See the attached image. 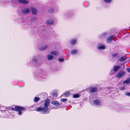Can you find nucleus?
I'll return each instance as SVG.
<instances>
[{
	"mask_svg": "<svg viewBox=\"0 0 130 130\" xmlns=\"http://www.w3.org/2000/svg\"><path fill=\"white\" fill-rule=\"evenodd\" d=\"M50 102L49 100H46L45 101L44 107H39L36 110V111H42L44 113H46L49 110L48 106L50 104Z\"/></svg>",
	"mask_w": 130,
	"mask_h": 130,
	"instance_id": "nucleus-1",
	"label": "nucleus"
},
{
	"mask_svg": "<svg viewBox=\"0 0 130 130\" xmlns=\"http://www.w3.org/2000/svg\"><path fill=\"white\" fill-rule=\"evenodd\" d=\"M34 77L36 79L42 81L44 80L46 78V76L45 75L39 72L36 73Z\"/></svg>",
	"mask_w": 130,
	"mask_h": 130,
	"instance_id": "nucleus-2",
	"label": "nucleus"
},
{
	"mask_svg": "<svg viewBox=\"0 0 130 130\" xmlns=\"http://www.w3.org/2000/svg\"><path fill=\"white\" fill-rule=\"evenodd\" d=\"M11 110L18 111V113L19 115H21L22 113L21 111L24 110L25 108L21 106H16L14 108H12Z\"/></svg>",
	"mask_w": 130,
	"mask_h": 130,
	"instance_id": "nucleus-3",
	"label": "nucleus"
},
{
	"mask_svg": "<svg viewBox=\"0 0 130 130\" xmlns=\"http://www.w3.org/2000/svg\"><path fill=\"white\" fill-rule=\"evenodd\" d=\"M39 58L40 56L39 55H37L34 57L32 61V63L35 65H38Z\"/></svg>",
	"mask_w": 130,
	"mask_h": 130,
	"instance_id": "nucleus-4",
	"label": "nucleus"
},
{
	"mask_svg": "<svg viewBox=\"0 0 130 130\" xmlns=\"http://www.w3.org/2000/svg\"><path fill=\"white\" fill-rule=\"evenodd\" d=\"M125 72L124 71H121L117 73L116 76L117 78L120 79L125 75Z\"/></svg>",
	"mask_w": 130,
	"mask_h": 130,
	"instance_id": "nucleus-5",
	"label": "nucleus"
},
{
	"mask_svg": "<svg viewBox=\"0 0 130 130\" xmlns=\"http://www.w3.org/2000/svg\"><path fill=\"white\" fill-rule=\"evenodd\" d=\"M97 48L99 50H103L105 49V46L103 43H100L97 44Z\"/></svg>",
	"mask_w": 130,
	"mask_h": 130,
	"instance_id": "nucleus-6",
	"label": "nucleus"
},
{
	"mask_svg": "<svg viewBox=\"0 0 130 130\" xmlns=\"http://www.w3.org/2000/svg\"><path fill=\"white\" fill-rule=\"evenodd\" d=\"M77 41V39L74 38L71 40L70 41V43L72 45H74L76 44Z\"/></svg>",
	"mask_w": 130,
	"mask_h": 130,
	"instance_id": "nucleus-7",
	"label": "nucleus"
},
{
	"mask_svg": "<svg viewBox=\"0 0 130 130\" xmlns=\"http://www.w3.org/2000/svg\"><path fill=\"white\" fill-rule=\"evenodd\" d=\"M79 52V50H78L74 49L72 50L71 52L70 53L73 55H76L78 54V53Z\"/></svg>",
	"mask_w": 130,
	"mask_h": 130,
	"instance_id": "nucleus-8",
	"label": "nucleus"
},
{
	"mask_svg": "<svg viewBox=\"0 0 130 130\" xmlns=\"http://www.w3.org/2000/svg\"><path fill=\"white\" fill-rule=\"evenodd\" d=\"M107 36V34L106 33H103L99 36V38L100 39H101L103 38H105Z\"/></svg>",
	"mask_w": 130,
	"mask_h": 130,
	"instance_id": "nucleus-9",
	"label": "nucleus"
},
{
	"mask_svg": "<svg viewBox=\"0 0 130 130\" xmlns=\"http://www.w3.org/2000/svg\"><path fill=\"white\" fill-rule=\"evenodd\" d=\"M94 104L96 106H99L101 103V101L99 100H96L93 101Z\"/></svg>",
	"mask_w": 130,
	"mask_h": 130,
	"instance_id": "nucleus-10",
	"label": "nucleus"
},
{
	"mask_svg": "<svg viewBox=\"0 0 130 130\" xmlns=\"http://www.w3.org/2000/svg\"><path fill=\"white\" fill-rule=\"evenodd\" d=\"M114 35H112L110 36L106 39V42L107 43H110V42H111L112 40L114 38Z\"/></svg>",
	"mask_w": 130,
	"mask_h": 130,
	"instance_id": "nucleus-11",
	"label": "nucleus"
},
{
	"mask_svg": "<svg viewBox=\"0 0 130 130\" xmlns=\"http://www.w3.org/2000/svg\"><path fill=\"white\" fill-rule=\"evenodd\" d=\"M97 90V88L95 87H92L90 88V91L91 93H94L96 92Z\"/></svg>",
	"mask_w": 130,
	"mask_h": 130,
	"instance_id": "nucleus-12",
	"label": "nucleus"
},
{
	"mask_svg": "<svg viewBox=\"0 0 130 130\" xmlns=\"http://www.w3.org/2000/svg\"><path fill=\"white\" fill-rule=\"evenodd\" d=\"M120 68V66H114L113 68V71L117 72Z\"/></svg>",
	"mask_w": 130,
	"mask_h": 130,
	"instance_id": "nucleus-13",
	"label": "nucleus"
},
{
	"mask_svg": "<svg viewBox=\"0 0 130 130\" xmlns=\"http://www.w3.org/2000/svg\"><path fill=\"white\" fill-rule=\"evenodd\" d=\"M130 83V78H127L126 80H125L123 83V84H128Z\"/></svg>",
	"mask_w": 130,
	"mask_h": 130,
	"instance_id": "nucleus-14",
	"label": "nucleus"
},
{
	"mask_svg": "<svg viewBox=\"0 0 130 130\" xmlns=\"http://www.w3.org/2000/svg\"><path fill=\"white\" fill-rule=\"evenodd\" d=\"M126 58V56H124L121 57L119 59V61H120L122 62L125 61Z\"/></svg>",
	"mask_w": 130,
	"mask_h": 130,
	"instance_id": "nucleus-15",
	"label": "nucleus"
},
{
	"mask_svg": "<svg viewBox=\"0 0 130 130\" xmlns=\"http://www.w3.org/2000/svg\"><path fill=\"white\" fill-rule=\"evenodd\" d=\"M54 22V20L52 19H50L47 21V23L48 24L51 25L53 24Z\"/></svg>",
	"mask_w": 130,
	"mask_h": 130,
	"instance_id": "nucleus-16",
	"label": "nucleus"
},
{
	"mask_svg": "<svg viewBox=\"0 0 130 130\" xmlns=\"http://www.w3.org/2000/svg\"><path fill=\"white\" fill-rule=\"evenodd\" d=\"M18 2L21 3L26 4L28 3V1L25 0H18Z\"/></svg>",
	"mask_w": 130,
	"mask_h": 130,
	"instance_id": "nucleus-17",
	"label": "nucleus"
},
{
	"mask_svg": "<svg viewBox=\"0 0 130 130\" xmlns=\"http://www.w3.org/2000/svg\"><path fill=\"white\" fill-rule=\"evenodd\" d=\"M29 9H27L25 10H23L22 11V13L24 14H27L29 13Z\"/></svg>",
	"mask_w": 130,
	"mask_h": 130,
	"instance_id": "nucleus-18",
	"label": "nucleus"
},
{
	"mask_svg": "<svg viewBox=\"0 0 130 130\" xmlns=\"http://www.w3.org/2000/svg\"><path fill=\"white\" fill-rule=\"evenodd\" d=\"M52 103L56 106H58L60 105V104L59 103L55 101H52Z\"/></svg>",
	"mask_w": 130,
	"mask_h": 130,
	"instance_id": "nucleus-19",
	"label": "nucleus"
},
{
	"mask_svg": "<svg viewBox=\"0 0 130 130\" xmlns=\"http://www.w3.org/2000/svg\"><path fill=\"white\" fill-rule=\"evenodd\" d=\"M73 15L72 13L71 12H68L66 14V17H70Z\"/></svg>",
	"mask_w": 130,
	"mask_h": 130,
	"instance_id": "nucleus-20",
	"label": "nucleus"
},
{
	"mask_svg": "<svg viewBox=\"0 0 130 130\" xmlns=\"http://www.w3.org/2000/svg\"><path fill=\"white\" fill-rule=\"evenodd\" d=\"M51 54L55 55H57L59 53L57 51H53L51 52Z\"/></svg>",
	"mask_w": 130,
	"mask_h": 130,
	"instance_id": "nucleus-21",
	"label": "nucleus"
},
{
	"mask_svg": "<svg viewBox=\"0 0 130 130\" xmlns=\"http://www.w3.org/2000/svg\"><path fill=\"white\" fill-rule=\"evenodd\" d=\"M47 58L48 60H51L53 59V57L51 55H47Z\"/></svg>",
	"mask_w": 130,
	"mask_h": 130,
	"instance_id": "nucleus-22",
	"label": "nucleus"
},
{
	"mask_svg": "<svg viewBox=\"0 0 130 130\" xmlns=\"http://www.w3.org/2000/svg\"><path fill=\"white\" fill-rule=\"evenodd\" d=\"M40 100V98L39 97H35L34 98V101L35 102H37Z\"/></svg>",
	"mask_w": 130,
	"mask_h": 130,
	"instance_id": "nucleus-23",
	"label": "nucleus"
},
{
	"mask_svg": "<svg viewBox=\"0 0 130 130\" xmlns=\"http://www.w3.org/2000/svg\"><path fill=\"white\" fill-rule=\"evenodd\" d=\"M47 47L48 46L46 45L41 48L40 49L41 50L44 51L46 49Z\"/></svg>",
	"mask_w": 130,
	"mask_h": 130,
	"instance_id": "nucleus-24",
	"label": "nucleus"
},
{
	"mask_svg": "<svg viewBox=\"0 0 130 130\" xmlns=\"http://www.w3.org/2000/svg\"><path fill=\"white\" fill-rule=\"evenodd\" d=\"M31 11L32 14H36L37 13V11L34 8H32L31 9Z\"/></svg>",
	"mask_w": 130,
	"mask_h": 130,
	"instance_id": "nucleus-25",
	"label": "nucleus"
},
{
	"mask_svg": "<svg viewBox=\"0 0 130 130\" xmlns=\"http://www.w3.org/2000/svg\"><path fill=\"white\" fill-rule=\"evenodd\" d=\"M52 96L54 98H56L58 94L56 93H54L52 94Z\"/></svg>",
	"mask_w": 130,
	"mask_h": 130,
	"instance_id": "nucleus-26",
	"label": "nucleus"
},
{
	"mask_svg": "<svg viewBox=\"0 0 130 130\" xmlns=\"http://www.w3.org/2000/svg\"><path fill=\"white\" fill-rule=\"evenodd\" d=\"M79 94H74L73 96V97L74 98H79Z\"/></svg>",
	"mask_w": 130,
	"mask_h": 130,
	"instance_id": "nucleus-27",
	"label": "nucleus"
},
{
	"mask_svg": "<svg viewBox=\"0 0 130 130\" xmlns=\"http://www.w3.org/2000/svg\"><path fill=\"white\" fill-rule=\"evenodd\" d=\"M60 100L62 102H65L67 100V99H61Z\"/></svg>",
	"mask_w": 130,
	"mask_h": 130,
	"instance_id": "nucleus-28",
	"label": "nucleus"
},
{
	"mask_svg": "<svg viewBox=\"0 0 130 130\" xmlns=\"http://www.w3.org/2000/svg\"><path fill=\"white\" fill-rule=\"evenodd\" d=\"M125 96H130V92H126L125 94Z\"/></svg>",
	"mask_w": 130,
	"mask_h": 130,
	"instance_id": "nucleus-29",
	"label": "nucleus"
},
{
	"mask_svg": "<svg viewBox=\"0 0 130 130\" xmlns=\"http://www.w3.org/2000/svg\"><path fill=\"white\" fill-rule=\"evenodd\" d=\"M58 61L59 62H62L64 61V60L63 58H59L58 59Z\"/></svg>",
	"mask_w": 130,
	"mask_h": 130,
	"instance_id": "nucleus-30",
	"label": "nucleus"
},
{
	"mask_svg": "<svg viewBox=\"0 0 130 130\" xmlns=\"http://www.w3.org/2000/svg\"><path fill=\"white\" fill-rule=\"evenodd\" d=\"M49 12L51 13H53L54 12V11L52 9H49Z\"/></svg>",
	"mask_w": 130,
	"mask_h": 130,
	"instance_id": "nucleus-31",
	"label": "nucleus"
},
{
	"mask_svg": "<svg viewBox=\"0 0 130 130\" xmlns=\"http://www.w3.org/2000/svg\"><path fill=\"white\" fill-rule=\"evenodd\" d=\"M111 0H104L105 2L106 3H109L111 1Z\"/></svg>",
	"mask_w": 130,
	"mask_h": 130,
	"instance_id": "nucleus-32",
	"label": "nucleus"
},
{
	"mask_svg": "<svg viewBox=\"0 0 130 130\" xmlns=\"http://www.w3.org/2000/svg\"><path fill=\"white\" fill-rule=\"evenodd\" d=\"M64 95L66 96H67L70 95V93L69 92H67L64 93Z\"/></svg>",
	"mask_w": 130,
	"mask_h": 130,
	"instance_id": "nucleus-33",
	"label": "nucleus"
},
{
	"mask_svg": "<svg viewBox=\"0 0 130 130\" xmlns=\"http://www.w3.org/2000/svg\"><path fill=\"white\" fill-rule=\"evenodd\" d=\"M117 55V53H115L113 54L112 55V56L113 57H115Z\"/></svg>",
	"mask_w": 130,
	"mask_h": 130,
	"instance_id": "nucleus-34",
	"label": "nucleus"
},
{
	"mask_svg": "<svg viewBox=\"0 0 130 130\" xmlns=\"http://www.w3.org/2000/svg\"><path fill=\"white\" fill-rule=\"evenodd\" d=\"M126 69L128 72L130 73V68H127Z\"/></svg>",
	"mask_w": 130,
	"mask_h": 130,
	"instance_id": "nucleus-35",
	"label": "nucleus"
},
{
	"mask_svg": "<svg viewBox=\"0 0 130 130\" xmlns=\"http://www.w3.org/2000/svg\"><path fill=\"white\" fill-rule=\"evenodd\" d=\"M125 89V86H124L122 87H121L120 88V89L122 90H124Z\"/></svg>",
	"mask_w": 130,
	"mask_h": 130,
	"instance_id": "nucleus-36",
	"label": "nucleus"
},
{
	"mask_svg": "<svg viewBox=\"0 0 130 130\" xmlns=\"http://www.w3.org/2000/svg\"><path fill=\"white\" fill-rule=\"evenodd\" d=\"M6 110H10V108L9 107H7L6 108Z\"/></svg>",
	"mask_w": 130,
	"mask_h": 130,
	"instance_id": "nucleus-37",
	"label": "nucleus"
},
{
	"mask_svg": "<svg viewBox=\"0 0 130 130\" xmlns=\"http://www.w3.org/2000/svg\"><path fill=\"white\" fill-rule=\"evenodd\" d=\"M110 74H111V73H110Z\"/></svg>",
	"mask_w": 130,
	"mask_h": 130,
	"instance_id": "nucleus-38",
	"label": "nucleus"
}]
</instances>
